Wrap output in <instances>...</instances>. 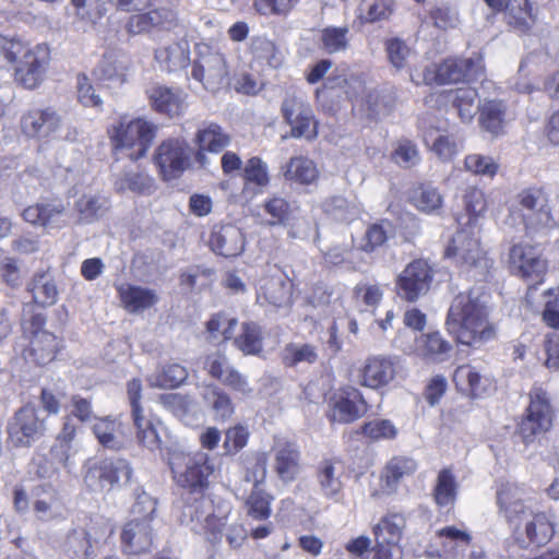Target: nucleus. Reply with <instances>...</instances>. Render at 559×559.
<instances>
[{"instance_id":"obj_1","label":"nucleus","mask_w":559,"mask_h":559,"mask_svg":"<svg viewBox=\"0 0 559 559\" xmlns=\"http://www.w3.org/2000/svg\"><path fill=\"white\" fill-rule=\"evenodd\" d=\"M523 495L516 484L501 483L496 492L499 513L513 526L514 540L521 548L544 546L555 535V521L546 512L533 511Z\"/></svg>"},{"instance_id":"obj_2","label":"nucleus","mask_w":559,"mask_h":559,"mask_svg":"<svg viewBox=\"0 0 559 559\" xmlns=\"http://www.w3.org/2000/svg\"><path fill=\"white\" fill-rule=\"evenodd\" d=\"M489 312L488 296L484 292L472 288L460 293L450 305L447 330L460 344L478 348L496 336Z\"/></svg>"},{"instance_id":"obj_3","label":"nucleus","mask_w":559,"mask_h":559,"mask_svg":"<svg viewBox=\"0 0 559 559\" xmlns=\"http://www.w3.org/2000/svg\"><path fill=\"white\" fill-rule=\"evenodd\" d=\"M465 210L468 214L466 228L460 229L445 249V255L454 258L455 262L475 278L485 280L492 262L480 248L478 218L485 213L487 202L484 192L471 188L464 195Z\"/></svg>"},{"instance_id":"obj_4","label":"nucleus","mask_w":559,"mask_h":559,"mask_svg":"<svg viewBox=\"0 0 559 559\" xmlns=\"http://www.w3.org/2000/svg\"><path fill=\"white\" fill-rule=\"evenodd\" d=\"M509 218L513 223L520 221L527 235L538 234L555 225L548 197L540 188H528L518 193Z\"/></svg>"},{"instance_id":"obj_5","label":"nucleus","mask_w":559,"mask_h":559,"mask_svg":"<svg viewBox=\"0 0 559 559\" xmlns=\"http://www.w3.org/2000/svg\"><path fill=\"white\" fill-rule=\"evenodd\" d=\"M157 129L155 123L145 118L129 120L121 117L108 133L115 150H130L129 157L136 160L146 155Z\"/></svg>"},{"instance_id":"obj_6","label":"nucleus","mask_w":559,"mask_h":559,"mask_svg":"<svg viewBox=\"0 0 559 559\" xmlns=\"http://www.w3.org/2000/svg\"><path fill=\"white\" fill-rule=\"evenodd\" d=\"M175 483L193 493H202L209 487L215 465L207 453H174L169 459Z\"/></svg>"},{"instance_id":"obj_7","label":"nucleus","mask_w":559,"mask_h":559,"mask_svg":"<svg viewBox=\"0 0 559 559\" xmlns=\"http://www.w3.org/2000/svg\"><path fill=\"white\" fill-rule=\"evenodd\" d=\"M132 472L130 463L121 457L88 461L84 483L94 492H108L128 484Z\"/></svg>"},{"instance_id":"obj_8","label":"nucleus","mask_w":559,"mask_h":559,"mask_svg":"<svg viewBox=\"0 0 559 559\" xmlns=\"http://www.w3.org/2000/svg\"><path fill=\"white\" fill-rule=\"evenodd\" d=\"M484 61L479 53L471 58H450L427 68L423 75L425 84H454L479 80L484 74Z\"/></svg>"},{"instance_id":"obj_9","label":"nucleus","mask_w":559,"mask_h":559,"mask_svg":"<svg viewBox=\"0 0 559 559\" xmlns=\"http://www.w3.org/2000/svg\"><path fill=\"white\" fill-rule=\"evenodd\" d=\"M552 424V408L547 392L540 386H533L530 392L527 415L519 426V433L525 443L533 441L536 435L549 430Z\"/></svg>"},{"instance_id":"obj_10","label":"nucleus","mask_w":559,"mask_h":559,"mask_svg":"<svg viewBox=\"0 0 559 559\" xmlns=\"http://www.w3.org/2000/svg\"><path fill=\"white\" fill-rule=\"evenodd\" d=\"M433 270L424 259L409 262L396 278L397 295L408 302H414L425 296L431 286Z\"/></svg>"},{"instance_id":"obj_11","label":"nucleus","mask_w":559,"mask_h":559,"mask_svg":"<svg viewBox=\"0 0 559 559\" xmlns=\"http://www.w3.org/2000/svg\"><path fill=\"white\" fill-rule=\"evenodd\" d=\"M227 74L224 55L209 46H201L192 68V78L201 82L204 88L215 92L224 85Z\"/></svg>"},{"instance_id":"obj_12","label":"nucleus","mask_w":559,"mask_h":559,"mask_svg":"<svg viewBox=\"0 0 559 559\" xmlns=\"http://www.w3.org/2000/svg\"><path fill=\"white\" fill-rule=\"evenodd\" d=\"M49 61L50 49L46 44L28 47L15 63V82L27 90L36 88L44 80Z\"/></svg>"},{"instance_id":"obj_13","label":"nucleus","mask_w":559,"mask_h":559,"mask_svg":"<svg viewBox=\"0 0 559 559\" xmlns=\"http://www.w3.org/2000/svg\"><path fill=\"white\" fill-rule=\"evenodd\" d=\"M45 430V420L38 417L36 408L32 405H25L16 411L7 426L9 440L15 447H31Z\"/></svg>"},{"instance_id":"obj_14","label":"nucleus","mask_w":559,"mask_h":559,"mask_svg":"<svg viewBox=\"0 0 559 559\" xmlns=\"http://www.w3.org/2000/svg\"><path fill=\"white\" fill-rule=\"evenodd\" d=\"M190 155V146L185 140L167 139L157 146L154 162L164 180H171L189 166Z\"/></svg>"},{"instance_id":"obj_15","label":"nucleus","mask_w":559,"mask_h":559,"mask_svg":"<svg viewBox=\"0 0 559 559\" xmlns=\"http://www.w3.org/2000/svg\"><path fill=\"white\" fill-rule=\"evenodd\" d=\"M509 264L514 275L527 282L542 283L547 271V262L540 250L525 243L514 245L510 249Z\"/></svg>"},{"instance_id":"obj_16","label":"nucleus","mask_w":559,"mask_h":559,"mask_svg":"<svg viewBox=\"0 0 559 559\" xmlns=\"http://www.w3.org/2000/svg\"><path fill=\"white\" fill-rule=\"evenodd\" d=\"M282 114L292 127L294 138L312 139L317 135L312 109L302 94L287 93L282 104Z\"/></svg>"},{"instance_id":"obj_17","label":"nucleus","mask_w":559,"mask_h":559,"mask_svg":"<svg viewBox=\"0 0 559 559\" xmlns=\"http://www.w3.org/2000/svg\"><path fill=\"white\" fill-rule=\"evenodd\" d=\"M183 514L190 518L193 532L204 535L211 543L222 539V530L226 524V519L212 512V502L203 495L195 499V504L187 506Z\"/></svg>"},{"instance_id":"obj_18","label":"nucleus","mask_w":559,"mask_h":559,"mask_svg":"<svg viewBox=\"0 0 559 559\" xmlns=\"http://www.w3.org/2000/svg\"><path fill=\"white\" fill-rule=\"evenodd\" d=\"M157 8L146 13L132 15L127 24L132 34L148 32L154 27L170 29L178 25L176 8L179 0H155Z\"/></svg>"},{"instance_id":"obj_19","label":"nucleus","mask_w":559,"mask_h":559,"mask_svg":"<svg viewBox=\"0 0 559 559\" xmlns=\"http://www.w3.org/2000/svg\"><path fill=\"white\" fill-rule=\"evenodd\" d=\"M272 467L283 484L295 481L301 473V453L296 442L277 438L271 449Z\"/></svg>"},{"instance_id":"obj_20","label":"nucleus","mask_w":559,"mask_h":559,"mask_svg":"<svg viewBox=\"0 0 559 559\" xmlns=\"http://www.w3.org/2000/svg\"><path fill=\"white\" fill-rule=\"evenodd\" d=\"M61 116L51 107L33 108L21 117V131L27 138L48 141L61 128Z\"/></svg>"},{"instance_id":"obj_21","label":"nucleus","mask_w":559,"mask_h":559,"mask_svg":"<svg viewBox=\"0 0 559 559\" xmlns=\"http://www.w3.org/2000/svg\"><path fill=\"white\" fill-rule=\"evenodd\" d=\"M399 368V359L393 356L373 355L366 358L358 371L360 385L380 389L391 383Z\"/></svg>"},{"instance_id":"obj_22","label":"nucleus","mask_w":559,"mask_h":559,"mask_svg":"<svg viewBox=\"0 0 559 559\" xmlns=\"http://www.w3.org/2000/svg\"><path fill=\"white\" fill-rule=\"evenodd\" d=\"M22 216L25 222L47 229H61L70 223L68 205L60 200L29 205L23 211Z\"/></svg>"},{"instance_id":"obj_23","label":"nucleus","mask_w":559,"mask_h":559,"mask_svg":"<svg viewBox=\"0 0 559 559\" xmlns=\"http://www.w3.org/2000/svg\"><path fill=\"white\" fill-rule=\"evenodd\" d=\"M368 411L361 392L354 386H345L336 397L330 418L332 421L348 424L362 417Z\"/></svg>"},{"instance_id":"obj_24","label":"nucleus","mask_w":559,"mask_h":559,"mask_svg":"<svg viewBox=\"0 0 559 559\" xmlns=\"http://www.w3.org/2000/svg\"><path fill=\"white\" fill-rule=\"evenodd\" d=\"M345 469L341 462L335 460H324L317 469V481L321 495L335 502H340L344 497Z\"/></svg>"},{"instance_id":"obj_25","label":"nucleus","mask_w":559,"mask_h":559,"mask_svg":"<svg viewBox=\"0 0 559 559\" xmlns=\"http://www.w3.org/2000/svg\"><path fill=\"white\" fill-rule=\"evenodd\" d=\"M257 301L261 306L287 307L292 302V283L283 275L264 276L259 281Z\"/></svg>"},{"instance_id":"obj_26","label":"nucleus","mask_w":559,"mask_h":559,"mask_svg":"<svg viewBox=\"0 0 559 559\" xmlns=\"http://www.w3.org/2000/svg\"><path fill=\"white\" fill-rule=\"evenodd\" d=\"M210 246L215 253L225 258H234L243 251V235L233 224L215 226L211 234Z\"/></svg>"},{"instance_id":"obj_27","label":"nucleus","mask_w":559,"mask_h":559,"mask_svg":"<svg viewBox=\"0 0 559 559\" xmlns=\"http://www.w3.org/2000/svg\"><path fill=\"white\" fill-rule=\"evenodd\" d=\"M147 95L152 107L159 114L179 117L187 109V95L178 88L153 86Z\"/></svg>"},{"instance_id":"obj_28","label":"nucleus","mask_w":559,"mask_h":559,"mask_svg":"<svg viewBox=\"0 0 559 559\" xmlns=\"http://www.w3.org/2000/svg\"><path fill=\"white\" fill-rule=\"evenodd\" d=\"M121 543L127 554L138 555L150 550L153 545L151 524L139 519L129 521L122 528Z\"/></svg>"},{"instance_id":"obj_29","label":"nucleus","mask_w":559,"mask_h":559,"mask_svg":"<svg viewBox=\"0 0 559 559\" xmlns=\"http://www.w3.org/2000/svg\"><path fill=\"white\" fill-rule=\"evenodd\" d=\"M451 349L452 345L439 332L423 334L415 338L414 344L403 347L405 353L416 354L433 361H443Z\"/></svg>"},{"instance_id":"obj_30","label":"nucleus","mask_w":559,"mask_h":559,"mask_svg":"<svg viewBox=\"0 0 559 559\" xmlns=\"http://www.w3.org/2000/svg\"><path fill=\"white\" fill-rule=\"evenodd\" d=\"M155 60L168 72L186 68L190 62L189 41L181 37L177 40L164 44L155 50Z\"/></svg>"},{"instance_id":"obj_31","label":"nucleus","mask_w":559,"mask_h":559,"mask_svg":"<svg viewBox=\"0 0 559 559\" xmlns=\"http://www.w3.org/2000/svg\"><path fill=\"white\" fill-rule=\"evenodd\" d=\"M265 475L266 466L265 464H262L261 475L260 477L253 475V488L243 501L247 515L257 521L267 520L272 513L271 503L274 498L260 487Z\"/></svg>"},{"instance_id":"obj_32","label":"nucleus","mask_w":559,"mask_h":559,"mask_svg":"<svg viewBox=\"0 0 559 559\" xmlns=\"http://www.w3.org/2000/svg\"><path fill=\"white\" fill-rule=\"evenodd\" d=\"M406 527V519L401 513H388L383 515L377 524L372 526V534L378 544L386 545L394 548H402L404 530Z\"/></svg>"},{"instance_id":"obj_33","label":"nucleus","mask_w":559,"mask_h":559,"mask_svg":"<svg viewBox=\"0 0 559 559\" xmlns=\"http://www.w3.org/2000/svg\"><path fill=\"white\" fill-rule=\"evenodd\" d=\"M123 308L130 313L143 312L152 308L158 296L155 290L132 284H121L117 287Z\"/></svg>"},{"instance_id":"obj_34","label":"nucleus","mask_w":559,"mask_h":559,"mask_svg":"<svg viewBox=\"0 0 559 559\" xmlns=\"http://www.w3.org/2000/svg\"><path fill=\"white\" fill-rule=\"evenodd\" d=\"M194 141L199 146L197 159L202 163V160L205 159L204 152H222L230 143V136L221 126L210 122L199 128Z\"/></svg>"},{"instance_id":"obj_35","label":"nucleus","mask_w":559,"mask_h":559,"mask_svg":"<svg viewBox=\"0 0 559 559\" xmlns=\"http://www.w3.org/2000/svg\"><path fill=\"white\" fill-rule=\"evenodd\" d=\"M281 173L286 181L309 186L316 183L319 178L317 164L305 156H294L281 167Z\"/></svg>"},{"instance_id":"obj_36","label":"nucleus","mask_w":559,"mask_h":559,"mask_svg":"<svg viewBox=\"0 0 559 559\" xmlns=\"http://www.w3.org/2000/svg\"><path fill=\"white\" fill-rule=\"evenodd\" d=\"M133 424L136 429V439L151 451L158 450L162 447L163 423L145 412L132 415Z\"/></svg>"},{"instance_id":"obj_37","label":"nucleus","mask_w":559,"mask_h":559,"mask_svg":"<svg viewBox=\"0 0 559 559\" xmlns=\"http://www.w3.org/2000/svg\"><path fill=\"white\" fill-rule=\"evenodd\" d=\"M27 290L32 294L33 301L41 307L52 306L58 300L56 281L48 272L34 274L27 284Z\"/></svg>"},{"instance_id":"obj_38","label":"nucleus","mask_w":559,"mask_h":559,"mask_svg":"<svg viewBox=\"0 0 559 559\" xmlns=\"http://www.w3.org/2000/svg\"><path fill=\"white\" fill-rule=\"evenodd\" d=\"M447 99L451 103L452 107L462 122L469 123L476 112L480 109L478 104V93L472 87H462L449 91Z\"/></svg>"},{"instance_id":"obj_39","label":"nucleus","mask_w":559,"mask_h":559,"mask_svg":"<svg viewBox=\"0 0 559 559\" xmlns=\"http://www.w3.org/2000/svg\"><path fill=\"white\" fill-rule=\"evenodd\" d=\"M323 212L341 223H349L357 219L361 213L360 204L355 198L347 199L343 195H332L322 203Z\"/></svg>"},{"instance_id":"obj_40","label":"nucleus","mask_w":559,"mask_h":559,"mask_svg":"<svg viewBox=\"0 0 559 559\" xmlns=\"http://www.w3.org/2000/svg\"><path fill=\"white\" fill-rule=\"evenodd\" d=\"M82 223H93L103 217L110 209V201L104 194L87 193L79 198L74 205Z\"/></svg>"},{"instance_id":"obj_41","label":"nucleus","mask_w":559,"mask_h":559,"mask_svg":"<svg viewBox=\"0 0 559 559\" xmlns=\"http://www.w3.org/2000/svg\"><path fill=\"white\" fill-rule=\"evenodd\" d=\"M57 337L48 331H34L29 342V356L37 365L53 360L58 349Z\"/></svg>"},{"instance_id":"obj_42","label":"nucleus","mask_w":559,"mask_h":559,"mask_svg":"<svg viewBox=\"0 0 559 559\" xmlns=\"http://www.w3.org/2000/svg\"><path fill=\"white\" fill-rule=\"evenodd\" d=\"M250 52L252 55V61L258 63L261 68L269 67L276 69L283 62L281 51L271 39L264 36H255L251 39Z\"/></svg>"},{"instance_id":"obj_43","label":"nucleus","mask_w":559,"mask_h":559,"mask_svg":"<svg viewBox=\"0 0 559 559\" xmlns=\"http://www.w3.org/2000/svg\"><path fill=\"white\" fill-rule=\"evenodd\" d=\"M188 378L186 367L173 362L147 376L146 381L151 388L175 389L181 385Z\"/></svg>"},{"instance_id":"obj_44","label":"nucleus","mask_w":559,"mask_h":559,"mask_svg":"<svg viewBox=\"0 0 559 559\" xmlns=\"http://www.w3.org/2000/svg\"><path fill=\"white\" fill-rule=\"evenodd\" d=\"M349 28L347 26H326L318 32V47L332 55L347 50L349 46Z\"/></svg>"},{"instance_id":"obj_45","label":"nucleus","mask_w":559,"mask_h":559,"mask_svg":"<svg viewBox=\"0 0 559 559\" xmlns=\"http://www.w3.org/2000/svg\"><path fill=\"white\" fill-rule=\"evenodd\" d=\"M433 500L440 508H451L457 496V483L450 468H442L432 490Z\"/></svg>"},{"instance_id":"obj_46","label":"nucleus","mask_w":559,"mask_h":559,"mask_svg":"<svg viewBox=\"0 0 559 559\" xmlns=\"http://www.w3.org/2000/svg\"><path fill=\"white\" fill-rule=\"evenodd\" d=\"M245 187L243 194L253 197L260 193L269 185L267 165L259 157H252L245 167Z\"/></svg>"},{"instance_id":"obj_47","label":"nucleus","mask_w":559,"mask_h":559,"mask_svg":"<svg viewBox=\"0 0 559 559\" xmlns=\"http://www.w3.org/2000/svg\"><path fill=\"white\" fill-rule=\"evenodd\" d=\"M418 468L417 462L411 456L392 457L383 473L386 486L395 489L397 485L405 478L412 476Z\"/></svg>"},{"instance_id":"obj_48","label":"nucleus","mask_w":559,"mask_h":559,"mask_svg":"<svg viewBox=\"0 0 559 559\" xmlns=\"http://www.w3.org/2000/svg\"><path fill=\"white\" fill-rule=\"evenodd\" d=\"M392 235L393 225L391 222L383 219L367 227L357 247L360 251L371 253L382 247Z\"/></svg>"},{"instance_id":"obj_49","label":"nucleus","mask_w":559,"mask_h":559,"mask_svg":"<svg viewBox=\"0 0 559 559\" xmlns=\"http://www.w3.org/2000/svg\"><path fill=\"white\" fill-rule=\"evenodd\" d=\"M441 538V545L445 552L453 554L454 557L465 551L472 543V535L465 528H457L455 526H445L437 532Z\"/></svg>"},{"instance_id":"obj_50","label":"nucleus","mask_w":559,"mask_h":559,"mask_svg":"<svg viewBox=\"0 0 559 559\" xmlns=\"http://www.w3.org/2000/svg\"><path fill=\"white\" fill-rule=\"evenodd\" d=\"M202 396L204 402L212 407L216 419L226 420L233 415V402L229 395L221 388L206 385L203 388Z\"/></svg>"},{"instance_id":"obj_51","label":"nucleus","mask_w":559,"mask_h":559,"mask_svg":"<svg viewBox=\"0 0 559 559\" xmlns=\"http://www.w3.org/2000/svg\"><path fill=\"white\" fill-rule=\"evenodd\" d=\"M95 71L100 80L122 83L127 75V62L116 52H106Z\"/></svg>"},{"instance_id":"obj_52","label":"nucleus","mask_w":559,"mask_h":559,"mask_svg":"<svg viewBox=\"0 0 559 559\" xmlns=\"http://www.w3.org/2000/svg\"><path fill=\"white\" fill-rule=\"evenodd\" d=\"M120 424L110 416L96 418L93 431L99 443L108 449L118 450L122 447L119 438Z\"/></svg>"},{"instance_id":"obj_53","label":"nucleus","mask_w":559,"mask_h":559,"mask_svg":"<svg viewBox=\"0 0 559 559\" xmlns=\"http://www.w3.org/2000/svg\"><path fill=\"white\" fill-rule=\"evenodd\" d=\"M319 357L314 345L308 343H289L282 352V360L288 367L299 364H314Z\"/></svg>"},{"instance_id":"obj_54","label":"nucleus","mask_w":559,"mask_h":559,"mask_svg":"<svg viewBox=\"0 0 559 559\" xmlns=\"http://www.w3.org/2000/svg\"><path fill=\"white\" fill-rule=\"evenodd\" d=\"M411 203L420 212L436 214L442 206V197L431 186H419L411 194Z\"/></svg>"},{"instance_id":"obj_55","label":"nucleus","mask_w":559,"mask_h":559,"mask_svg":"<svg viewBox=\"0 0 559 559\" xmlns=\"http://www.w3.org/2000/svg\"><path fill=\"white\" fill-rule=\"evenodd\" d=\"M235 346L245 355H258L262 352L261 328L254 322H245L241 333L234 340Z\"/></svg>"},{"instance_id":"obj_56","label":"nucleus","mask_w":559,"mask_h":559,"mask_svg":"<svg viewBox=\"0 0 559 559\" xmlns=\"http://www.w3.org/2000/svg\"><path fill=\"white\" fill-rule=\"evenodd\" d=\"M114 187L120 193L127 191L140 194L151 193L153 179L142 173H122L116 177Z\"/></svg>"},{"instance_id":"obj_57","label":"nucleus","mask_w":559,"mask_h":559,"mask_svg":"<svg viewBox=\"0 0 559 559\" xmlns=\"http://www.w3.org/2000/svg\"><path fill=\"white\" fill-rule=\"evenodd\" d=\"M479 121L481 127L492 134H498L504 122V107L501 102L490 100L480 109Z\"/></svg>"},{"instance_id":"obj_58","label":"nucleus","mask_w":559,"mask_h":559,"mask_svg":"<svg viewBox=\"0 0 559 559\" xmlns=\"http://www.w3.org/2000/svg\"><path fill=\"white\" fill-rule=\"evenodd\" d=\"M71 444L56 440L49 451L50 466H43L37 474L43 478L51 477L60 467L69 468Z\"/></svg>"},{"instance_id":"obj_59","label":"nucleus","mask_w":559,"mask_h":559,"mask_svg":"<svg viewBox=\"0 0 559 559\" xmlns=\"http://www.w3.org/2000/svg\"><path fill=\"white\" fill-rule=\"evenodd\" d=\"M384 46L388 60L395 70L400 71L408 66L413 50L403 39L399 37L389 38Z\"/></svg>"},{"instance_id":"obj_60","label":"nucleus","mask_w":559,"mask_h":559,"mask_svg":"<svg viewBox=\"0 0 559 559\" xmlns=\"http://www.w3.org/2000/svg\"><path fill=\"white\" fill-rule=\"evenodd\" d=\"M263 210L270 216L267 224L271 226L285 225L292 214V206L289 202L282 197L274 195L266 200L263 204Z\"/></svg>"},{"instance_id":"obj_61","label":"nucleus","mask_w":559,"mask_h":559,"mask_svg":"<svg viewBox=\"0 0 559 559\" xmlns=\"http://www.w3.org/2000/svg\"><path fill=\"white\" fill-rule=\"evenodd\" d=\"M456 382H466L468 390L474 395H481L487 389L488 379L484 378L474 367L469 365L460 366L454 372Z\"/></svg>"},{"instance_id":"obj_62","label":"nucleus","mask_w":559,"mask_h":559,"mask_svg":"<svg viewBox=\"0 0 559 559\" xmlns=\"http://www.w3.org/2000/svg\"><path fill=\"white\" fill-rule=\"evenodd\" d=\"M236 325L237 320L235 318H229L225 313H217L207 321L206 331L213 340L222 337L223 341H227L234 336Z\"/></svg>"},{"instance_id":"obj_63","label":"nucleus","mask_w":559,"mask_h":559,"mask_svg":"<svg viewBox=\"0 0 559 559\" xmlns=\"http://www.w3.org/2000/svg\"><path fill=\"white\" fill-rule=\"evenodd\" d=\"M361 432L371 440H392L397 436V428L389 419H373L361 426Z\"/></svg>"},{"instance_id":"obj_64","label":"nucleus","mask_w":559,"mask_h":559,"mask_svg":"<svg viewBox=\"0 0 559 559\" xmlns=\"http://www.w3.org/2000/svg\"><path fill=\"white\" fill-rule=\"evenodd\" d=\"M465 169L474 175L492 178L498 171V164L487 155L469 154L464 160Z\"/></svg>"}]
</instances>
